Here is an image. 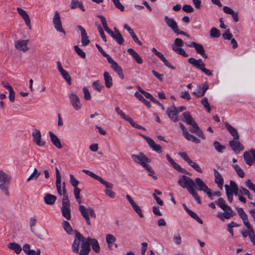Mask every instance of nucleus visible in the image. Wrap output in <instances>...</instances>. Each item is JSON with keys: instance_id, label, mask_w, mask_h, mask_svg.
<instances>
[{"instance_id": "dca6fc26", "label": "nucleus", "mask_w": 255, "mask_h": 255, "mask_svg": "<svg viewBox=\"0 0 255 255\" xmlns=\"http://www.w3.org/2000/svg\"><path fill=\"white\" fill-rule=\"evenodd\" d=\"M29 42L28 40H17L15 41L14 46L16 49L23 52L27 51L29 48L27 47V44Z\"/></svg>"}, {"instance_id": "8fccbe9b", "label": "nucleus", "mask_w": 255, "mask_h": 255, "mask_svg": "<svg viewBox=\"0 0 255 255\" xmlns=\"http://www.w3.org/2000/svg\"><path fill=\"white\" fill-rule=\"evenodd\" d=\"M220 31L216 27H212L210 29V36L212 38H218L220 36Z\"/></svg>"}, {"instance_id": "49530a36", "label": "nucleus", "mask_w": 255, "mask_h": 255, "mask_svg": "<svg viewBox=\"0 0 255 255\" xmlns=\"http://www.w3.org/2000/svg\"><path fill=\"white\" fill-rule=\"evenodd\" d=\"M79 210L83 218H86L89 216V208H86L84 205H80L79 206Z\"/></svg>"}, {"instance_id": "a18cd8bd", "label": "nucleus", "mask_w": 255, "mask_h": 255, "mask_svg": "<svg viewBox=\"0 0 255 255\" xmlns=\"http://www.w3.org/2000/svg\"><path fill=\"white\" fill-rule=\"evenodd\" d=\"M62 226L64 230L69 234H71L73 230L70 223L66 221H64L62 223Z\"/></svg>"}, {"instance_id": "c85d7f7f", "label": "nucleus", "mask_w": 255, "mask_h": 255, "mask_svg": "<svg viewBox=\"0 0 255 255\" xmlns=\"http://www.w3.org/2000/svg\"><path fill=\"white\" fill-rule=\"evenodd\" d=\"M127 51L130 55L132 56V57L138 64H140L142 63L143 60L142 58L134 50L130 48L128 49Z\"/></svg>"}, {"instance_id": "3c124183", "label": "nucleus", "mask_w": 255, "mask_h": 255, "mask_svg": "<svg viewBox=\"0 0 255 255\" xmlns=\"http://www.w3.org/2000/svg\"><path fill=\"white\" fill-rule=\"evenodd\" d=\"M188 164L197 172L199 173L202 172V170L200 168V166L196 162L193 161L192 160H191Z\"/></svg>"}, {"instance_id": "7c9ffc66", "label": "nucleus", "mask_w": 255, "mask_h": 255, "mask_svg": "<svg viewBox=\"0 0 255 255\" xmlns=\"http://www.w3.org/2000/svg\"><path fill=\"white\" fill-rule=\"evenodd\" d=\"M190 47H194L196 52L199 54H203L205 50L202 45L197 43L195 42H192L190 44L187 45Z\"/></svg>"}, {"instance_id": "6e6d98bb", "label": "nucleus", "mask_w": 255, "mask_h": 255, "mask_svg": "<svg viewBox=\"0 0 255 255\" xmlns=\"http://www.w3.org/2000/svg\"><path fill=\"white\" fill-rule=\"evenodd\" d=\"M216 204L223 210H225V208L227 206L226 204L225 201L222 198H219L216 202Z\"/></svg>"}, {"instance_id": "37998d69", "label": "nucleus", "mask_w": 255, "mask_h": 255, "mask_svg": "<svg viewBox=\"0 0 255 255\" xmlns=\"http://www.w3.org/2000/svg\"><path fill=\"white\" fill-rule=\"evenodd\" d=\"M62 78L66 81L69 85H71V78L69 73L66 71L63 70L60 72Z\"/></svg>"}, {"instance_id": "1a4fd4ad", "label": "nucleus", "mask_w": 255, "mask_h": 255, "mask_svg": "<svg viewBox=\"0 0 255 255\" xmlns=\"http://www.w3.org/2000/svg\"><path fill=\"white\" fill-rule=\"evenodd\" d=\"M131 156L134 162L140 164L142 166H145L146 163L151 161L148 157L141 152H140L138 155L132 154Z\"/></svg>"}, {"instance_id": "e2e57ef3", "label": "nucleus", "mask_w": 255, "mask_h": 255, "mask_svg": "<svg viewBox=\"0 0 255 255\" xmlns=\"http://www.w3.org/2000/svg\"><path fill=\"white\" fill-rule=\"evenodd\" d=\"M93 87L98 92H100L102 89L104 88L103 86L100 85L99 81H96L92 83Z\"/></svg>"}, {"instance_id": "ea45409f", "label": "nucleus", "mask_w": 255, "mask_h": 255, "mask_svg": "<svg viewBox=\"0 0 255 255\" xmlns=\"http://www.w3.org/2000/svg\"><path fill=\"white\" fill-rule=\"evenodd\" d=\"M213 145L215 150L220 153H223L226 149V146L224 145L221 144L218 141H214L213 142Z\"/></svg>"}, {"instance_id": "4d7b16f0", "label": "nucleus", "mask_w": 255, "mask_h": 255, "mask_svg": "<svg viewBox=\"0 0 255 255\" xmlns=\"http://www.w3.org/2000/svg\"><path fill=\"white\" fill-rule=\"evenodd\" d=\"M128 122L131 125V126L137 129H142L143 130H145V129L144 128L142 127V126H141L140 125H138L136 123H135L133 121V120L130 118V119H128Z\"/></svg>"}, {"instance_id": "a878e982", "label": "nucleus", "mask_w": 255, "mask_h": 255, "mask_svg": "<svg viewBox=\"0 0 255 255\" xmlns=\"http://www.w3.org/2000/svg\"><path fill=\"white\" fill-rule=\"evenodd\" d=\"M166 114L168 117L174 123L177 122L178 121V114H177V112H176L174 107L173 109L171 108H168L166 110Z\"/></svg>"}, {"instance_id": "4468645a", "label": "nucleus", "mask_w": 255, "mask_h": 255, "mask_svg": "<svg viewBox=\"0 0 255 255\" xmlns=\"http://www.w3.org/2000/svg\"><path fill=\"white\" fill-rule=\"evenodd\" d=\"M166 157L168 162L178 172L182 173H185L186 174H189V172L186 169L181 167L179 164H177L168 154L166 155Z\"/></svg>"}, {"instance_id": "0e129e2a", "label": "nucleus", "mask_w": 255, "mask_h": 255, "mask_svg": "<svg viewBox=\"0 0 255 255\" xmlns=\"http://www.w3.org/2000/svg\"><path fill=\"white\" fill-rule=\"evenodd\" d=\"M98 17L100 19V20L101 21V23L103 25V28H104L105 30L106 31L107 29H108L109 28L108 26L105 17L102 15H99Z\"/></svg>"}, {"instance_id": "cd10ccee", "label": "nucleus", "mask_w": 255, "mask_h": 255, "mask_svg": "<svg viewBox=\"0 0 255 255\" xmlns=\"http://www.w3.org/2000/svg\"><path fill=\"white\" fill-rule=\"evenodd\" d=\"M164 20L166 24L172 30L173 32L178 27L177 22L173 18H169L167 16H165L164 17Z\"/></svg>"}, {"instance_id": "393cba45", "label": "nucleus", "mask_w": 255, "mask_h": 255, "mask_svg": "<svg viewBox=\"0 0 255 255\" xmlns=\"http://www.w3.org/2000/svg\"><path fill=\"white\" fill-rule=\"evenodd\" d=\"M124 28L128 32L129 34L131 35L132 38L133 39V41L136 43H137L139 45H142V42L138 39V37L136 36L133 30L127 24H125L124 25Z\"/></svg>"}, {"instance_id": "680f3d73", "label": "nucleus", "mask_w": 255, "mask_h": 255, "mask_svg": "<svg viewBox=\"0 0 255 255\" xmlns=\"http://www.w3.org/2000/svg\"><path fill=\"white\" fill-rule=\"evenodd\" d=\"M192 218L197 221L200 224H202L203 223V221L201 219H200L197 214L193 211L190 212L189 214Z\"/></svg>"}, {"instance_id": "69168bd1", "label": "nucleus", "mask_w": 255, "mask_h": 255, "mask_svg": "<svg viewBox=\"0 0 255 255\" xmlns=\"http://www.w3.org/2000/svg\"><path fill=\"white\" fill-rule=\"evenodd\" d=\"M112 1L117 8L122 11H124L125 7L121 4L119 0H112Z\"/></svg>"}, {"instance_id": "774afa93", "label": "nucleus", "mask_w": 255, "mask_h": 255, "mask_svg": "<svg viewBox=\"0 0 255 255\" xmlns=\"http://www.w3.org/2000/svg\"><path fill=\"white\" fill-rule=\"evenodd\" d=\"M246 186L254 192L255 191V185L250 179H248L246 182Z\"/></svg>"}, {"instance_id": "bb28decb", "label": "nucleus", "mask_w": 255, "mask_h": 255, "mask_svg": "<svg viewBox=\"0 0 255 255\" xmlns=\"http://www.w3.org/2000/svg\"><path fill=\"white\" fill-rule=\"evenodd\" d=\"M195 182L198 186L197 189L199 191L206 192L209 188L205 184L203 181L199 177H197L195 179Z\"/></svg>"}, {"instance_id": "c03bdc74", "label": "nucleus", "mask_w": 255, "mask_h": 255, "mask_svg": "<svg viewBox=\"0 0 255 255\" xmlns=\"http://www.w3.org/2000/svg\"><path fill=\"white\" fill-rule=\"evenodd\" d=\"M40 172H39L37 169L35 168L33 172L30 174L29 177L27 179L26 181L28 182L31 180H37L38 177L40 176Z\"/></svg>"}, {"instance_id": "b1692460", "label": "nucleus", "mask_w": 255, "mask_h": 255, "mask_svg": "<svg viewBox=\"0 0 255 255\" xmlns=\"http://www.w3.org/2000/svg\"><path fill=\"white\" fill-rule=\"evenodd\" d=\"M49 134L52 143L58 148H61L62 146L58 137L52 131H49Z\"/></svg>"}, {"instance_id": "f704fd0d", "label": "nucleus", "mask_w": 255, "mask_h": 255, "mask_svg": "<svg viewBox=\"0 0 255 255\" xmlns=\"http://www.w3.org/2000/svg\"><path fill=\"white\" fill-rule=\"evenodd\" d=\"M91 246L95 253H99L100 252V247L96 239L91 238Z\"/></svg>"}, {"instance_id": "9d476101", "label": "nucleus", "mask_w": 255, "mask_h": 255, "mask_svg": "<svg viewBox=\"0 0 255 255\" xmlns=\"http://www.w3.org/2000/svg\"><path fill=\"white\" fill-rule=\"evenodd\" d=\"M223 211L224 213H220L218 215V217L223 221L224 220V219H230L236 215V213L228 205L225 208V210Z\"/></svg>"}, {"instance_id": "2eb2a0df", "label": "nucleus", "mask_w": 255, "mask_h": 255, "mask_svg": "<svg viewBox=\"0 0 255 255\" xmlns=\"http://www.w3.org/2000/svg\"><path fill=\"white\" fill-rule=\"evenodd\" d=\"M77 28L80 31L81 34V43L83 46H86L90 42L89 37L87 35L86 30L82 26L77 25Z\"/></svg>"}, {"instance_id": "864d4df0", "label": "nucleus", "mask_w": 255, "mask_h": 255, "mask_svg": "<svg viewBox=\"0 0 255 255\" xmlns=\"http://www.w3.org/2000/svg\"><path fill=\"white\" fill-rule=\"evenodd\" d=\"M116 240V238L112 234H107L106 236V241L109 246L112 244Z\"/></svg>"}, {"instance_id": "6ab92c4d", "label": "nucleus", "mask_w": 255, "mask_h": 255, "mask_svg": "<svg viewBox=\"0 0 255 255\" xmlns=\"http://www.w3.org/2000/svg\"><path fill=\"white\" fill-rule=\"evenodd\" d=\"M16 10L24 20L26 25L29 27V29H31L30 19L26 11L20 7H17Z\"/></svg>"}, {"instance_id": "bf43d9fd", "label": "nucleus", "mask_w": 255, "mask_h": 255, "mask_svg": "<svg viewBox=\"0 0 255 255\" xmlns=\"http://www.w3.org/2000/svg\"><path fill=\"white\" fill-rule=\"evenodd\" d=\"M115 110L117 114L119 115L125 120L128 121V119L131 118L129 116H127L122 110H120L119 107H116Z\"/></svg>"}, {"instance_id": "a19ab883", "label": "nucleus", "mask_w": 255, "mask_h": 255, "mask_svg": "<svg viewBox=\"0 0 255 255\" xmlns=\"http://www.w3.org/2000/svg\"><path fill=\"white\" fill-rule=\"evenodd\" d=\"M172 50L176 52L178 54H180L183 56L184 57H187L188 56V54L186 53L184 49L181 47H177L175 46V45H172Z\"/></svg>"}, {"instance_id": "ddd939ff", "label": "nucleus", "mask_w": 255, "mask_h": 255, "mask_svg": "<svg viewBox=\"0 0 255 255\" xmlns=\"http://www.w3.org/2000/svg\"><path fill=\"white\" fill-rule=\"evenodd\" d=\"M69 98L70 103L76 110L78 111L81 109L82 104L80 103L79 98L77 95L71 94Z\"/></svg>"}, {"instance_id": "423d86ee", "label": "nucleus", "mask_w": 255, "mask_h": 255, "mask_svg": "<svg viewBox=\"0 0 255 255\" xmlns=\"http://www.w3.org/2000/svg\"><path fill=\"white\" fill-rule=\"evenodd\" d=\"M243 156L246 163L249 166H252L255 162V149L251 148L249 151H246Z\"/></svg>"}, {"instance_id": "72a5a7b5", "label": "nucleus", "mask_w": 255, "mask_h": 255, "mask_svg": "<svg viewBox=\"0 0 255 255\" xmlns=\"http://www.w3.org/2000/svg\"><path fill=\"white\" fill-rule=\"evenodd\" d=\"M70 7L71 9H75L76 7H79L83 11H85L84 6L82 2L79 1L78 0H72L71 2Z\"/></svg>"}, {"instance_id": "473e14b6", "label": "nucleus", "mask_w": 255, "mask_h": 255, "mask_svg": "<svg viewBox=\"0 0 255 255\" xmlns=\"http://www.w3.org/2000/svg\"><path fill=\"white\" fill-rule=\"evenodd\" d=\"M7 248L14 251L16 254H20L22 250L20 246L16 243H9L7 245Z\"/></svg>"}, {"instance_id": "c9c22d12", "label": "nucleus", "mask_w": 255, "mask_h": 255, "mask_svg": "<svg viewBox=\"0 0 255 255\" xmlns=\"http://www.w3.org/2000/svg\"><path fill=\"white\" fill-rule=\"evenodd\" d=\"M182 115L185 119L184 122H185L187 125H190L194 122H195L189 112H184Z\"/></svg>"}, {"instance_id": "09e8293b", "label": "nucleus", "mask_w": 255, "mask_h": 255, "mask_svg": "<svg viewBox=\"0 0 255 255\" xmlns=\"http://www.w3.org/2000/svg\"><path fill=\"white\" fill-rule=\"evenodd\" d=\"M233 167L236 171L238 176L241 178H244L245 176V173L243 169L237 164H234Z\"/></svg>"}, {"instance_id": "39448f33", "label": "nucleus", "mask_w": 255, "mask_h": 255, "mask_svg": "<svg viewBox=\"0 0 255 255\" xmlns=\"http://www.w3.org/2000/svg\"><path fill=\"white\" fill-rule=\"evenodd\" d=\"M82 172L91 176V177L93 178L94 179L97 180L101 184L105 186V187L107 188V189L113 188V184L108 181H105L103 179V178L97 175L94 173L86 169H83L82 170Z\"/></svg>"}, {"instance_id": "6e6552de", "label": "nucleus", "mask_w": 255, "mask_h": 255, "mask_svg": "<svg viewBox=\"0 0 255 255\" xmlns=\"http://www.w3.org/2000/svg\"><path fill=\"white\" fill-rule=\"evenodd\" d=\"M52 21L55 29L57 31L60 32L64 34H65V31L62 28L60 14L58 11H55Z\"/></svg>"}, {"instance_id": "338daca9", "label": "nucleus", "mask_w": 255, "mask_h": 255, "mask_svg": "<svg viewBox=\"0 0 255 255\" xmlns=\"http://www.w3.org/2000/svg\"><path fill=\"white\" fill-rule=\"evenodd\" d=\"M173 239L174 242L177 245H180L182 242L181 237L179 233L175 234L173 236Z\"/></svg>"}, {"instance_id": "603ef678", "label": "nucleus", "mask_w": 255, "mask_h": 255, "mask_svg": "<svg viewBox=\"0 0 255 255\" xmlns=\"http://www.w3.org/2000/svg\"><path fill=\"white\" fill-rule=\"evenodd\" d=\"M239 192L241 194H245L247 195L249 199H253V196L251 194L250 191L248 189L243 187H241L239 189Z\"/></svg>"}, {"instance_id": "f3484780", "label": "nucleus", "mask_w": 255, "mask_h": 255, "mask_svg": "<svg viewBox=\"0 0 255 255\" xmlns=\"http://www.w3.org/2000/svg\"><path fill=\"white\" fill-rule=\"evenodd\" d=\"M191 126L190 129V131L192 133H196L199 137L202 139H205V136L204 135L202 129L199 127L198 124L196 122H194L193 124L190 125Z\"/></svg>"}, {"instance_id": "13d9d810", "label": "nucleus", "mask_w": 255, "mask_h": 255, "mask_svg": "<svg viewBox=\"0 0 255 255\" xmlns=\"http://www.w3.org/2000/svg\"><path fill=\"white\" fill-rule=\"evenodd\" d=\"M74 50L79 56H80L82 58H86L85 53L81 48H80L78 45H76L74 46Z\"/></svg>"}, {"instance_id": "5fc2aeb1", "label": "nucleus", "mask_w": 255, "mask_h": 255, "mask_svg": "<svg viewBox=\"0 0 255 255\" xmlns=\"http://www.w3.org/2000/svg\"><path fill=\"white\" fill-rule=\"evenodd\" d=\"M227 198L230 203H232L233 199V193L229 191V186L226 184L225 185Z\"/></svg>"}, {"instance_id": "4c0bfd02", "label": "nucleus", "mask_w": 255, "mask_h": 255, "mask_svg": "<svg viewBox=\"0 0 255 255\" xmlns=\"http://www.w3.org/2000/svg\"><path fill=\"white\" fill-rule=\"evenodd\" d=\"M91 238L88 237L87 238L83 240L81 243V249H85L91 251Z\"/></svg>"}, {"instance_id": "f03ea898", "label": "nucleus", "mask_w": 255, "mask_h": 255, "mask_svg": "<svg viewBox=\"0 0 255 255\" xmlns=\"http://www.w3.org/2000/svg\"><path fill=\"white\" fill-rule=\"evenodd\" d=\"M10 176L2 170H0V189L6 196H9L8 190Z\"/></svg>"}, {"instance_id": "a211bd4d", "label": "nucleus", "mask_w": 255, "mask_h": 255, "mask_svg": "<svg viewBox=\"0 0 255 255\" xmlns=\"http://www.w3.org/2000/svg\"><path fill=\"white\" fill-rule=\"evenodd\" d=\"M144 138L148 145L154 151L158 153L162 152L161 147L159 145L155 143L153 140L147 136H145Z\"/></svg>"}, {"instance_id": "e433bc0d", "label": "nucleus", "mask_w": 255, "mask_h": 255, "mask_svg": "<svg viewBox=\"0 0 255 255\" xmlns=\"http://www.w3.org/2000/svg\"><path fill=\"white\" fill-rule=\"evenodd\" d=\"M111 67L114 70V71L115 72L117 73V74L119 75V77L121 79H124L125 77H124L123 70H122L121 67L120 65H119L118 64V63L113 66H111Z\"/></svg>"}, {"instance_id": "79ce46f5", "label": "nucleus", "mask_w": 255, "mask_h": 255, "mask_svg": "<svg viewBox=\"0 0 255 255\" xmlns=\"http://www.w3.org/2000/svg\"><path fill=\"white\" fill-rule=\"evenodd\" d=\"M184 136L187 140L194 142L196 143H199L201 141L200 139L197 138L194 135L190 134L189 132H186V134Z\"/></svg>"}, {"instance_id": "412c9836", "label": "nucleus", "mask_w": 255, "mask_h": 255, "mask_svg": "<svg viewBox=\"0 0 255 255\" xmlns=\"http://www.w3.org/2000/svg\"><path fill=\"white\" fill-rule=\"evenodd\" d=\"M225 127L230 132V133L233 136L234 139L233 140H238L239 139V134L237 129L231 126L228 123L226 122L225 123Z\"/></svg>"}, {"instance_id": "2f4dec72", "label": "nucleus", "mask_w": 255, "mask_h": 255, "mask_svg": "<svg viewBox=\"0 0 255 255\" xmlns=\"http://www.w3.org/2000/svg\"><path fill=\"white\" fill-rule=\"evenodd\" d=\"M105 86L108 88H110L113 85V79L110 74L105 71L103 74Z\"/></svg>"}, {"instance_id": "9b49d317", "label": "nucleus", "mask_w": 255, "mask_h": 255, "mask_svg": "<svg viewBox=\"0 0 255 255\" xmlns=\"http://www.w3.org/2000/svg\"><path fill=\"white\" fill-rule=\"evenodd\" d=\"M232 150L238 154L245 148L244 146L238 140H231L229 142Z\"/></svg>"}, {"instance_id": "0eeeda50", "label": "nucleus", "mask_w": 255, "mask_h": 255, "mask_svg": "<svg viewBox=\"0 0 255 255\" xmlns=\"http://www.w3.org/2000/svg\"><path fill=\"white\" fill-rule=\"evenodd\" d=\"M114 29L115 33L110 28H109L106 30V31L115 39L119 44L122 45L125 41L124 38L122 36L120 31L116 27H114Z\"/></svg>"}, {"instance_id": "20e7f679", "label": "nucleus", "mask_w": 255, "mask_h": 255, "mask_svg": "<svg viewBox=\"0 0 255 255\" xmlns=\"http://www.w3.org/2000/svg\"><path fill=\"white\" fill-rule=\"evenodd\" d=\"M75 238L74 242L72 245V250L73 253L78 254L80 243H82L84 239V237L77 230H75Z\"/></svg>"}, {"instance_id": "de8ad7c7", "label": "nucleus", "mask_w": 255, "mask_h": 255, "mask_svg": "<svg viewBox=\"0 0 255 255\" xmlns=\"http://www.w3.org/2000/svg\"><path fill=\"white\" fill-rule=\"evenodd\" d=\"M230 185L231 188H229V191L234 193L236 196L238 195V187L236 183L234 181H230Z\"/></svg>"}, {"instance_id": "052dcab7", "label": "nucleus", "mask_w": 255, "mask_h": 255, "mask_svg": "<svg viewBox=\"0 0 255 255\" xmlns=\"http://www.w3.org/2000/svg\"><path fill=\"white\" fill-rule=\"evenodd\" d=\"M132 207L134 210V211L140 217H143L144 216L142 213L141 209H140L138 205L135 203L134 205L132 206Z\"/></svg>"}, {"instance_id": "58836bf2", "label": "nucleus", "mask_w": 255, "mask_h": 255, "mask_svg": "<svg viewBox=\"0 0 255 255\" xmlns=\"http://www.w3.org/2000/svg\"><path fill=\"white\" fill-rule=\"evenodd\" d=\"M134 96L140 101L144 103L147 107L150 108L151 107L150 102L145 99L143 96L141 94H139L138 92H136L134 93Z\"/></svg>"}, {"instance_id": "aec40b11", "label": "nucleus", "mask_w": 255, "mask_h": 255, "mask_svg": "<svg viewBox=\"0 0 255 255\" xmlns=\"http://www.w3.org/2000/svg\"><path fill=\"white\" fill-rule=\"evenodd\" d=\"M223 10L225 13L231 15L235 22L239 21V12L238 11H235L231 7L227 6H224L223 8Z\"/></svg>"}, {"instance_id": "f257e3e1", "label": "nucleus", "mask_w": 255, "mask_h": 255, "mask_svg": "<svg viewBox=\"0 0 255 255\" xmlns=\"http://www.w3.org/2000/svg\"><path fill=\"white\" fill-rule=\"evenodd\" d=\"M177 183L182 188H186L188 192L193 197L197 203L201 204L202 202L200 198L194 188L195 183L191 178L185 175H180Z\"/></svg>"}, {"instance_id": "7ed1b4c3", "label": "nucleus", "mask_w": 255, "mask_h": 255, "mask_svg": "<svg viewBox=\"0 0 255 255\" xmlns=\"http://www.w3.org/2000/svg\"><path fill=\"white\" fill-rule=\"evenodd\" d=\"M61 209L62 216L67 220H70L71 216L70 204L68 198L66 199V200H65V199H62V207Z\"/></svg>"}, {"instance_id": "f8f14e48", "label": "nucleus", "mask_w": 255, "mask_h": 255, "mask_svg": "<svg viewBox=\"0 0 255 255\" xmlns=\"http://www.w3.org/2000/svg\"><path fill=\"white\" fill-rule=\"evenodd\" d=\"M32 138L34 142L38 146H42L45 144V142L41 140V134L39 129H33L32 132Z\"/></svg>"}, {"instance_id": "4be33fe9", "label": "nucleus", "mask_w": 255, "mask_h": 255, "mask_svg": "<svg viewBox=\"0 0 255 255\" xmlns=\"http://www.w3.org/2000/svg\"><path fill=\"white\" fill-rule=\"evenodd\" d=\"M188 62L198 69L203 67H205V64L203 63L201 59L197 60L194 58H189L188 59Z\"/></svg>"}, {"instance_id": "5701e85b", "label": "nucleus", "mask_w": 255, "mask_h": 255, "mask_svg": "<svg viewBox=\"0 0 255 255\" xmlns=\"http://www.w3.org/2000/svg\"><path fill=\"white\" fill-rule=\"evenodd\" d=\"M214 176L215 177V182L218 185V187L222 189L224 183V179L221 174L216 169H214Z\"/></svg>"}, {"instance_id": "c756f323", "label": "nucleus", "mask_w": 255, "mask_h": 255, "mask_svg": "<svg viewBox=\"0 0 255 255\" xmlns=\"http://www.w3.org/2000/svg\"><path fill=\"white\" fill-rule=\"evenodd\" d=\"M56 199L57 198L55 195L47 193L44 196V201L45 204L49 205H52L55 202Z\"/></svg>"}]
</instances>
